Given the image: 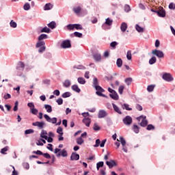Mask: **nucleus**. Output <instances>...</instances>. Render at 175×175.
Here are the masks:
<instances>
[{
    "mask_svg": "<svg viewBox=\"0 0 175 175\" xmlns=\"http://www.w3.org/2000/svg\"><path fill=\"white\" fill-rule=\"evenodd\" d=\"M85 138H87V132H84L79 137L76 139L77 144H78V146H81V144H84L83 139H85Z\"/></svg>",
    "mask_w": 175,
    "mask_h": 175,
    "instance_id": "f257e3e1",
    "label": "nucleus"
},
{
    "mask_svg": "<svg viewBox=\"0 0 175 175\" xmlns=\"http://www.w3.org/2000/svg\"><path fill=\"white\" fill-rule=\"evenodd\" d=\"M95 90H96V94L98 95V96H103V98H107L106 95L103 94L102 92H105V90L100 87V85L96 86L94 88Z\"/></svg>",
    "mask_w": 175,
    "mask_h": 175,
    "instance_id": "f03ea898",
    "label": "nucleus"
},
{
    "mask_svg": "<svg viewBox=\"0 0 175 175\" xmlns=\"http://www.w3.org/2000/svg\"><path fill=\"white\" fill-rule=\"evenodd\" d=\"M152 54L156 55V57H158V58H163L165 57V54L162 51L157 49L152 51Z\"/></svg>",
    "mask_w": 175,
    "mask_h": 175,
    "instance_id": "7ed1b4c3",
    "label": "nucleus"
},
{
    "mask_svg": "<svg viewBox=\"0 0 175 175\" xmlns=\"http://www.w3.org/2000/svg\"><path fill=\"white\" fill-rule=\"evenodd\" d=\"M162 79L165 81H173V77H172V75H170V73L165 72L162 76Z\"/></svg>",
    "mask_w": 175,
    "mask_h": 175,
    "instance_id": "20e7f679",
    "label": "nucleus"
},
{
    "mask_svg": "<svg viewBox=\"0 0 175 175\" xmlns=\"http://www.w3.org/2000/svg\"><path fill=\"white\" fill-rule=\"evenodd\" d=\"M62 49H70V47H72V44H70V40H66L62 42L61 44Z\"/></svg>",
    "mask_w": 175,
    "mask_h": 175,
    "instance_id": "39448f33",
    "label": "nucleus"
},
{
    "mask_svg": "<svg viewBox=\"0 0 175 175\" xmlns=\"http://www.w3.org/2000/svg\"><path fill=\"white\" fill-rule=\"evenodd\" d=\"M132 117L127 116L123 119V122L124 125H127V126H129L131 124H132Z\"/></svg>",
    "mask_w": 175,
    "mask_h": 175,
    "instance_id": "423d86ee",
    "label": "nucleus"
},
{
    "mask_svg": "<svg viewBox=\"0 0 175 175\" xmlns=\"http://www.w3.org/2000/svg\"><path fill=\"white\" fill-rule=\"evenodd\" d=\"M107 139H103L100 143V139H97L96 140V144L94 145V147H105V144H106Z\"/></svg>",
    "mask_w": 175,
    "mask_h": 175,
    "instance_id": "0eeeda50",
    "label": "nucleus"
},
{
    "mask_svg": "<svg viewBox=\"0 0 175 175\" xmlns=\"http://www.w3.org/2000/svg\"><path fill=\"white\" fill-rule=\"evenodd\" d=\"M157 16L159 17H166V12H165L163 7H160L157 10Z\"/></svg>",
    "mask_w": 175,
    "mask_h": 175,
    "instance_id": "6e6552de",
    "label": "nucleus"
},
{
    "mask_svg": "<svg viewBox=\"0 0 175 175\" xmlns=\"http://www.w3.org/2000/svg\"><path fill=\"white\" fill-rule=\"evenodd\" d=\"M93 58L96 62H100L102 61V55L99 53H94L93 54Z\"/></svg>",
    "mask_w": 175,
    "mask_h": 175,
    "instance_id": "1a4fd4ad",
    "label": "nucleus"
},
{
    "mask_svg": "<svg viewBox=\"0 0 175 175\" xmlns=\"http://www.w3.org/2000/svg\"><path fill=\"white\" fill-rule=\"evenodd\" d=\"M33 126H38L40 129H43L44 126V122H36L32 123Z\"/></svg>",
    "mask_w": 175,
    "mask_h": 175,
    "instance_id": "9d476101",
    "label": "nucleus"
},
{
    "mask_svg": "<svg viewBox=\"0 0 175 175\" xmlns=\"http://www.w3.org/2000/svg\"><path fill=\"white\" fill-rule=\"evenodd\" d=\"M80 159V155L76 152H72L70 156V161H79Z\"/></svg>",
    "mask_w": 175,
    "mask_h": 175,
    "instance_id": "9b49d317",
    "label": "nucleus"
},
{
    "mask_svg": "<svg viewBox=\"0 0 175 175\" xmlns=\"http://www.w3.org/2000/svg\"><path fill=\"white\" fill-rule=\"evenodd\" d=\"M109 96L111 99H113V100H118L119 99L118 94H117L116 91L109 94Z\"/></svg>",
    "mask_w": 175,
    "mask_h": 175,
    "instance_id": "f8f14e48",
    "label": "nucleus"
},
{
    "mask_svg": "<svg viewBox=\"0 0 175 175\" xmlns=\"http://www.w3.org/2000/svg\"><path fill=\"white\" fill-rule=\"evenodd\" d=\"M107 116V112L105 110H100L98 111V118H105Z\"/></svg>",
    "mask_w": 175,
    "mask_h": 175,
    "instance_id": "ddd939ff",
    "label": "nucleus"
},
{
    "mask_svg": "<svg viewBox=\"0 0 175 175\" xmlns=\"http://www.w3.org/2000/svg\"><path fill=\"white\" fill-rule=\"evenodd\" d=\"M112 106H113V110H114V111H116V113H118V114H122V112L121 111V109H120V107H118V106H117L114 103H112Z\"/></svg>",
    "mask_w": 175,
    "mask_h": 175,
    "instance_id": "4468645a",
    "label": "nucleus"
},
{
    "mask_svg": "<svg viewBox=\"0 0 175 175\" xmlns=\"http://www.w3.org/2000/svg\"><path fill=\"white\" fill-rule=\"evenodd\" d=\"M106 165L109 166V169H111L113 166H116V161L114 160H111L109 161H106Z\"/></svg>",
    "mask_w": 175,
    "mask_h": 175,
    "instance_id": "2eb2a0df",
    "label": "nucleus"
},
{
    "mask_svg": "<svg viewBox=\"0 0 175 175\" xmlns=\"http://www.w3.org/2000/svg\"><path fill=\"white\" fill-rule=\"evenodd\" d=\"M74 13H75V14H80V13H81V7L80 6H77V7H75L72 9Z\"/></svg>",
    "mask_w": 175,
    "mask_h": 175,
    "instance_id": "dca6fc26",
    "label": "nucleus"
},
{
    "mask_svg": "<svg viewBox=\"0 0 175 175\" xmlns=\"http://www.w3.org/2000/svg\"><path fill=\"white\" fill-rule=\"evenodd\" d=\"M82 121L87 126H90V125H91V119L90 118H84Z\"/></svg>",
    "mask_w": 175,
    "mask_h": 175,
    "instance_id": "f3484780",
    "label": "nucleus"
},
{
    "mask_svg": "<svg viewBox=\"0 0 175 175\" xmlns=\"http://www.w3.org/2000/svg\"><path fill=\"white\" fill-rule=\"evenodd\" d=\"M128 29V25L126 23H122L120 25V29L122 32H125Z\"/></svg>",
    "mask_w": 175,
    "mask_h": 175,
    "instance_id": "a211bd4d",
    "label": "nucleus"
},
{
    "mask_svg": "<svg viewBox=\"0 0 175 175\" xmlns=\"http://www.w3.org/2000/svg\"><path fill=\"white\" fill-rule=\"evenodd\" d=\"M148 124V122L147 121V120H146V116L142 119L141 123H140V126H147V125Z\"/></svg>",
    "mask_w": 175,
    "mask_h": 175,
    "instance_id": "6ab92c4d",
    "label": "nucleus"
},
{
    "mask_svg": "<svg viewBox=\"0 0 175 175\" xmlns=\"http://www.w3.org/2000/svg\"><path fill=\"white\" fill-rule=\"evenodd\" d=\"M72 91H75V92H78L80 93L81 92V90L79 88V86L77 85H73L71 87Z\"/></svg>",
    "mask_w": 175,
    "mask_h": 175,
    "instance_id": "aec40b11",
    "label": "nucleus"
},
{
    "mask_svg": "<svg viewBox=\"0 0 175 175\" xmlns=\"http://www.w3.org/2000/svg\"><path fill=\"white\" fill-rule=\"evenodd\" d=\"M51 9H53V4L50 3H46L44 7V10H50Z\"/></svg>",
    "mask_w": 175,
    "mask_h": 175,
    "instance_id": "412c9836",
    "label": "nucleus"
},
{
    "mask_svg": "<svg viewBox=\"0 0 175 175\" xmlns=\"http://www.w3.org/2000/svg\"><path fill=\"white\" fill-rule=\"evenodd\" d=\"M47 131L42 130L40 134V137H42V139H45V140H47Z\"/></svg>",
    "mask_w": 175,
    "mask_h": 175,
    "instance_id": "4be33fe9",
    "label": "nucleus"
},
{
    "mask_svg": "<svg viewBox=\"0 0 175 175\" xmlns=\"http://www.w3.org/2000/svg\"><path fill=\"white\" fill-rule=\"evenodd\" d=\"M49 28H51V29H54L57 27V23H55L54 21L51 22L48 24Z\"/></svg>",
    "mask_w": 175,
    "mask_h": 175,
    "instance_id": "5701e85b",
    "label": "nucleus"
},
{
    "mask_svg": "<svg viewBox=\"0 0 175 175\" xmlns=\"http://www.w3.org/2000/svg\"><path fill=\"white\" fill-rule=\"evenodd\" d=\"M44 109L46 110L47 113H51V111H53V108L50 105H44Z\"/></svg>",
    "mask_w": 175,
    "mask_h": 175,
    "instance_id": "b1692460",
    "label": "nucleus"
},
{
    "mask_svg": "<svg viewBox=\"0 0 175 175\" xmlns=\"http://www.w3.org/2000/svg\"><path fill=\"white\" fill-rule=\"evenodd\" d=\"M118 142H120L122 146H126V141H125V139L122 137H120L119 139H117Z\"/></svg>",
    "mask_w": 175,
    "mask_h": 175,
    "instance_id": "393cba45",
    "label": "nucleus"
},
{
    "mask_svg": "<svg viewBox=\"0 0 175 175\" xmlns=\"http://www.w3.org/2000/svg\"><path fill=\"white\" fill-rule=\"evenodd\" d=\"M157 62V57H155V56L152 57L150 59H149V64L150 65H154V64H155Z\"/></svg>",
    "mask_w": 175,
    "mask_h": 175,
    "instance_id": "a878e982",
    "label": "nucleus"
},
{
    "mask_svg": "<svg viewBox=\"0 0 175 175\" xmlns=\"http://www.w3.org/2000/svg\"><path fill=\"white\" fill-rule=\"evenodd\" d=\"M116 65L118 68H121L122 66V58H118L116 61Z\"/></svg>",
    "mask_w": 175,
    "mask_h": 175,
    "instance_id": "bb28decb",
    "label": "nucleus"
},
{
    "mask_svg": "<svg viewBox=\"0 0 175 175\" xmlns=\"http://www.w3.org/2000/svg\"><path fill=\"white\" fill-rule=\"evenodd\" d=\"M103 165H105V163L103 161H99L96 163V169L97 170H99L100 167H103Z\"/></svg>",
    "mask_w": 175,
    "mask_h": 175,
    "instance_id": "cd10ccee",
    "label": "nucleus"
},
{
    "mask_svg": "<svg viewBox=\"0 0 175 175\" xmlns=\"http://www.w3.org/2000/svg\"><path fill=\"white\" fill-rule=\"evenodd\" d=\"M133 131L135 132V133H139V126L136 124L133 125Z\"/></svg>",
    "mask_w": 175,
    "mask_h": 175,
    "instance_id": "c85d7f7f",
    "label": "nucleus"
},
{
    "mask_svg": "<svg viewBox=\"0 0 175 175\" xmlns=\"http://www.w3.org/2000/svg\"><path fill=\"white\" fill-rule=\"evenodd\" d=\"M122 107V109L127 110L129 111H131L132 110V108L129 107V105L128 104H123Z\"/></svg>",
    "mask_w": 175,
    "mask_h": 175,
    "instance_id": "c756f323",
    "label": "nucleus"
},
{
    "mask_svg": "<svg viewBox=\"0 0 175 175\" xmlns=\"http://www.w3.org/2000/svg\"><path fill=\"white\" fill-rule=\"evenodd\" d=\"M154 88H155V85H148L147 88L148 92H152V91H154Z\"/></svg>",
    "mask_w": 175,
    "mask_h": 175,
    "instance_id": "7c9ffc66",
    "label": "nucleus"
},
{
    "mask_svg": "<svg viewBox=\"0 0 175 175\" xmlns=\"http://www.w3.org/2000/svg\"><path fill=\"white\" fill-rule=\"evenodd\" d=\"M45 43L44 41H39L36 43V47H42L43 46H44Z\"/></svg>",
    "mask_w": 175,
    "mask_h": 175,
    "instance_id": "2f4dec72",
    "label": "nucleus"
},
{
    "mask_svg": "<svg viewBox=\"0 0 175 175\" xmlns=\"http://www.w3.org/2000/svg\"><path fill=\"white\" fill-rule=\"evenodd\" d=\"M47 38H49V36H47V34H41V35L38 37V40H39V41H42V40H43V39H47Z\"/></svg>",
    "mask_w": 175,
    "mask_h": 175,
    "instance_id": "473e14b6",
    "label": "nucleus"
},
{
    "mask_svg": "<svg viewBox=\"0 0 175 175\" xmlns=\"http://www.w3.org/2000/svg\"><path fill=\"white\" fill-rule=\"evenodd\" d=\"M24 10H29L31 9V4L29 3H25L23 5Z\"/></svg>",
    "mask_w": 175,
    "mask_h": 175,
    "instance_id": "72a5a7b5",
    "label": "nucleus"
},
{
    "mask_svg": "<svg viewBox=\"0 0 175 175\" xmlns=\"http://www.w3.org/2000/svg\"><path fill=\"white\" fill-rule=\"evenodd\" d=\"M135 29L137 32H144V29L143 27L139 26V25H136Z\"/></svg>",
    "mask_w": 175,
    "mask_h": 175,
    "instance_id": "f704fd0d",
    "label": "nucleus"
},
{
    "mask_svg": "<svg viewBox=\"0 0 175 175\" xmlns=\"http://www.w3.org/2000/svg\"><path fill=\"white\" fill-rule=\"evenodd\" d=\"M41 32H45L46 33H50V32H51V30L50 29V28L45 27L42 29Z\"/></svg>",
    "mask_w": 175,
    "mask_h": 175,
    "instance_id": "c9c22d12",
    "label": "nucleus"
},
{
    "mask_svg": "<svg viewBox=\"0 0 175 175\" xmlns=\"http://www.w3.org/2000/svg\"><path fill=\"white\" fill-rule=\"evenodd\" d=\"M30 112L31 113V114H34V116H37L38 113H39V111L34 107L30 109Z\"/></svg>",
    "mask_w": 175,
    "mask_h": 175,
    "instance_id": "e433bc0d",
    "label": "nucleus"
},
{
    "mask_svg": "<svg viewBox=\"0 0 175 175\" xmlns=\"http://www.w3.org/2000/svg\"><path fill=\"white\" fill-rule=\"evenodd\" d=\"M98 85H99V83L98 82V78H94V79H93V87L95 88Z\"/></svg>",
    "mask_w": 175,
    "mask_h": 175,
    "instance_id": "4c0bfd02",
    "label": "nucleus"
},
{
    "mask_svg": "<svg viewBox=\"0 0 175 175\" xmlns=\"http://www.w3.org/2000/svg\"><path fill=\"white\" fill-rule=\"evenodd\" d=\"M126 58L129 59V61H131L132 59V51H128L126 53Z\"/></svg>",
    "mask_w": 175,
    "mask_h": 175,
    "instance_id": "58836bf2",
    "label": "nucleus"
},
{
    "mask_svg": "<svg viewBox=\"0 0 175 175\" xmlns=\"http://www.w3.org/2000/svg\"><path fill=\"white\" fill-rule=\"evenodd\" d=\"M126 84H127V85H131V84H132V78L131 77H129L127 79H126L124 80Z\"/></svg>",
    "mask_w": 175,
    "mask_h": 175,
    "instance_id": "ea45409f",
    "label": "nucleus"
},
{
    "mask_svg": "<svg viewBox=\"0 0 175 175\" xmlns=\"http://www.w3.org/2000/svg\"><path fill=\"white\" fill-rule=\"evenodd\" d=\"M66 28L68 31H72V29H75V24H69L66 26Z\"/></svg>",
    "mask_w": 175,
    "mask_h": 175,
    "instance_id": "a19ab883",
    "label": "nucleus"
},
{
    "mask_svg": "<svg viewBox=\"0 0 175 175\" xmlns=\"http://www.w3.org/2000/svg\"><path fill=\"white\" fill-rule=\"evenodd\" d=\"M35 131L33 129H27L25 131V135H31V133H33Z\"/></svg>",
    "mask_w": 175,
    "mask_h": 175,
    "instance_id": "79ce46f5",
    "label": "nucleus"
},
{
    "mask_svg": "<svg viewBox=\"0 0 175 175\" xmlns=\"http://www.w3.org/2000/svg\"><path fill=\"white\" fill-rule=\"evenodd\" d=\"M74 28L77 30L83 29V26L80 24H74Z\"/></svg>",
    "mask_w": 175,
    "mask_h": 175,
    "instance_id": "37998d69",
    "label": "nucleus"
},
{
    "mask_svg": "<svg viewBox=\"0 0 175 175\" xmlns=\"http://www.w3.org/2000/svg\"><path fill=\"white\" fill-rule=\"evenodd\" d=\"M125 88V86L120 85L118 88V92L120 95H122V92H124V90Z\"/></svg>",
    "mask_w": 175,
    "mask_h": 175,
    "instance_id": "c03bdc74",
    "label": "nucleus"
},
{
    "mask_svg": "<svg viewBox=\"0 0 175 175\" xmlns=\"http://www.w3.org/2000/svg\"><path fill=\"white\" fill-rule=\"evenodd\" d=\"M64 86L66 87V88H68V87H70V81L69 80H66L64 82Z\"/></svg>",
    "mask_w": 175,
    "mask_h": 175,
    "instance_id": "a18cd8bd",
    "label": "nucleus"
},
{
    "mask_svg": "<svg viewBox=\"0 0 175 175\" xmlns=\"http://www.w3.org/2000/svg\"><path fill=\"white\" fill-rule=\"evenodd\" d=\"M60 152H61L62 157H68V152L66 151V150L63 149Z\"/></svg>",
    "mask_w": 175,
    "mask_h": 175,
    "instance_id": "49530a36",
    "label": "nucleus"
},
{
    "mask_svg": "<svg viewBox=\"0 0 175 175\" xmlns=\"http://www.w3.org/2000/svg\"><path fill=\"white\" fill-rule=\"evenodd\" d=\"M10 27H12V28H16L17 27V23L16 22H14V21H10Z\"/></svg>",
    "mask_w": 175,
    "mask_h": 175,
    "instance_id": "de8ad7c7",
    "label": "nucleus"
},
{
    "mask_svg": "<svg viewBox=\"0 0 175 175\" xmlns=\"http://www.w3.org/2000/svg\"><path fill=\"white\" fill-rule=\"evenodd\" d=\"M78 83H79V84H84L85 83V79H84L83 77H79Z\"/></svg>",
    "mask_w": 175,
    "mask_h": 175,
    "instance_id": "09e8293b",
    "label": "nucleus"
},
{
    "mask_svg": "<svg viewBox=\"0 0 175 175\" xmlns=\"http://www.w3.org/2000/svg\"><path fill=\"white\" fill-rule=\"evenodd\" d=\"M8 150H9V146H5V148L1 150V153L5 154H6V151H8Z\"/></svg>",
    "mask_w": 175,
    "mask_h": 175,
    "instance_id": "8fccbe9b",
    "label": "nucleus"
},
{
    "mask_svg": "<svg viewBox=\"0 0 175 175\" xmlns=\"http://www.w3.org/2000/svg\"><path fill=\"white\" fill-rule=\"evenodd\" d=\"M105 24H107V25H111L113 24V20L107 18L106 19Z\"/></svg>",
    "mask_w": 175,
    "mask_h": 175,
    "instance_id": "3c124183",
    "label": "nucleus"
},
{
    "mask_svg": "<svg viewBox=\"0 0 175 175\" xmlns=\"http://www.w3.org/2000/svg\"><path fill=\"white\" fill-rule=\"evenodd\" d=\"M93 129L94 131H100V127L99 126H98V124L94 123V126H93Z\"/></svg>",
    "mask_w": 175,
    "mask_h": 175,
    "instance_id": "603ef678",
    "label": "nucleus"
},
{
    "mask_svg": "<svg viewBox=\"0 0 175 175\" xmlns=\"http://www.w3.org/2000/svg\"><path fill=\"white\" fill-rule=\"evenodd\" d=\"M62 96L63 98H69V96H70V92H64V93L62 95Z\"/></svg>",
    "mask_w": 175,
    "mask_h": 175,
    "instance_id": "864d4df0",
    "label": "nucleus"
},
{
    "mask_svg": "<svg viewBox=\"0 0 175 175\" xmlns=\"http://www.w3.org/2000/svg\"><path fill=\"white\" fill-rule=\"evenodd\" d=\"M74 36H75L76 38H82L83 33H79V32H77V31H75V32H74Z\"/></svg>",
    "mask_w": 175,
    "mask_h": 175,
    "instance_id": "5fc2aeb1",
    "label": "nucleus"
},
{
    "mask_svg": "<svg viewBox=\"0 0 175 175\" xmlns=\"http://www.w3.org/2000/svg\"><path fill=\"white\" fill-rule=\"evenodd\" d=\"M44 118H45V120H46L48 122H51V118H50V116H49V115L44 114Z\"/></svg>",
    "mask_w": 175,
    "mask_h": 175,
    "instance_id": "6e6d98bb",
    "label": "nucleus"
},
{
    "mask_svg": "<svg viewBox=\"0 0 175 175\" xmlns=\"http://www.w3.org/2000/svg\"><path fill=\"white\" fill-rule=\"evenodd\" d=\"M74 69H85V67L83 65L74 66Z\"/></svg>",
    "mask_w": 175,
    "mask_h": 175,
    "instance_id": "4d7b16f0",
    "label": "nucleus"
},
{
    "mask_svg": "<svg viewBox=\"0 0 175 175\" xmlns=\"http://www.w3.org/2000/svg\"><path fill=\"white\" fill-rule=\"evenodd\" d=\"M117 44H118V43L116 41H113L111 42L110 46L112 47V49H116V46H117Z\"/></svg>",
    "mask_w": 175,
    "mask_h": 175,
    "instance_id": "13d9d810",
    "label": "nucleus"
},
{
    "mask_svg": "<svg viewBox=\"0 0 175 175\" xmlns=\"http://www.w3.org/2000/svg\"><path fill=\"white\" fill-rule=\"evenodd\" d=\"M169 9H170L171 10H175V3H170L169 5Z\"/></svg>",
    "mask_w": 175,
    "mask_h": 175,
    "instance_id": "bf43d9fd",
    "label": "nucleus"
},
{
    "mask_svg": "<svg viewBox=\"0 0 175 175\" xmlns=\"http://www.w3.org/2000/svg\"><path fill=\"white\" fill-rule=\"evenodd\" d=\"M43 157L46 158V159H51V156L49 153H43Z\"/></svg>",
    "mask_w": 175,
    "mask_h": 175,
    "instance_id": "052dcab7",
    "label": "nucleus"
},
{
    "mask_svg": "<svg viewBox=\"0 0 175 175\" xmlns=\"http://www.w3.org/2000/svg\"><path fill=\"white\" fill-rule=\"evenodd\" d=\"M147 131H151L152 129H155V127L152 124H148L146 127Z\"/></svg>",
    "mask_w": 175,
    "mask_h": 175,
    "instance_id": "680f3d73",
    "label": "nucleus"
},
{
    "mask_svg": "<svg viewBox=\"0 0 175 175\" xmlns=\"http://www.w3.org/2000/svg\"><path fill=\"white\" fill-rule=\"evenodd\" d=\"M18 110V101L15 102V105L14 107V111H17Z\"/></svg>",
    "mask_w": 175,
    "mask_h": 175,
    "instance_id": "e2e57ef3",
    "label": "nucleus"
},
{
    "mask_svg": "<svg viewBox=\"0 0 175 175\" xmlns=\"http://www.w3.org/2000/svg\"><path fill=\"white\" fill-rule=\"evenodd\" d=\"M124 11L128 13L129 12H131V7L129 5H126L124 6Z\"/></svg>",
    "mask_w": 175,
    "mask_h": 175,
    "instance_id": "0e129e2a",
    "label": "nucleus"
},
{
    "mask_svg": "<svg viewBox=\"0 0 175 175\" xmlns=\"http://www.w3.org/2000/svg\"><path fill=\"white\" fill-rule=\"evenodd\" d=\"M57 133H59V135H64V132L62 131V129L60 126L57 128Z\"/></svg>",
    "mask_w": 175,
    "mask_h": 175,
    "instance_id": "69168bd1",
    "label": "nucleus"
},
{
    "mask_svg": "<svg viewBox=\"0 0 175 175\" xmlns=\"http://www.w3.org/2000/svg\"><path fill=\"white\" fill-rule=\"evenodd\" d=\"M57 105H62V103H64V100L62 98H58L57 100H56Z\"/></svg>",
    "mask_w": 175,
    "mask_h": 175,
    "instance_id": "338daca9",
    "label": "nucleus"
},
{
    "mask_svg": "<svg viewBox=\"0 0 175 175\" xmlns=\"http://www.w3.org/2000/svg\"><path fill=\"white\" fill-rule=\"evenodd\" d=\"M33 154H36V155H43V153L40 150L33 151Z\"/></svg>",
    "mask_w": 175,
    "mask_h": 175,
    "instance_id": "774afa93",
    "label": "nucleus"
}]
</instances>
